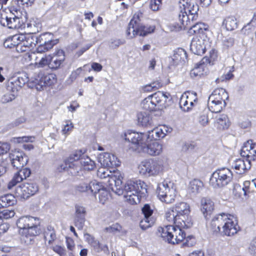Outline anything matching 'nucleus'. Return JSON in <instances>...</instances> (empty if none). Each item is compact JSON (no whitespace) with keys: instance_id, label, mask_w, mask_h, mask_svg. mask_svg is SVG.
<instances>
[{"instance_id":"obj_16","label":"nucleus","mask_w":256,"mask_h":256,"mask_svg":"<svg viewBox=\"0 0 256 256\" xmlns=\"http://www.w3.org/2000/svg\"><path fill=\"white\" fill-rule=\"evenodd\" d=\"M56 82L55 76L53 74H44L42 72L39 73L32 80L36 88L39 91L44 89L46 86H50Z\"/></svg>"},{"instance_id":"obj_55","label":"nucleus","mask_w":256,"mask_h":256,"mask_svg":"<svg viewBox=\"0 0 256 256\" xmlns=\"http://www.w3.org/2000/svg\"><path fill=\"white\" fill-rule=\"evenodd\" d=\"M50 55L42 57L39 62H36V66L38 68H44V66H48L49 67Z\"/></svg>"},{"instance_id":"obj_21","label":"nucleus","mask_w":256,"mask_h":256,"mask_svg":"<svg viewBox=\"0 0 256 256\" xmlns=\"http://www.w3.org/2000/svg\"><path fill=\"white\" fill-rule=\"evenodd\" d=\"M240 154L251 160H256V142L248 140L244 142L241 150Z\"/></svg>"},{"instance_id":"obj_18","label":"nucleus","mask_w":256,"mask_h":256,"mask_svg":"<svg viewBox=\"0 0 256 256\" xmlns=\"http://www.w3.org/2000/svg\"><path fill=\"white\" fill-rule=\"evenodd\" d=\"M197 102V95L194 92H186L184 93L180 100V106L182 110L188 112Z\"/></svg>"},{"instance_id":"obj_27","label":"nucleus","mask_w":256,"mask_h":256,"mask_svg":"<svg viewBox=\"0 0 256 256\" xmlns=\"http://www.w3.org/2000/svg\"><path fill=\"white\" fill-rule=\"evenodd\" d=\"M30 174V169L24 168L20 170L14 176L12 179L8 184V188H12L16 186L18 183L21 182L22 180L26 179Z\"/></svg>"},{"instance_id":"obj_13","label":"nucleus","mask_w":256,"mask_h":256,"mask_svg":"<svg viewBox=\"0 0 256 256\" xmlns=\"http://www.w3.org/2000/svg\"><path fill=\"white\" fill-rule=\"evenodd\" d=\"M232 171L226 168L218 169L211 176L210 185L214 188H222L228 184L232 180Z\"/></svg>"},{"instance_id":"obj_64","label":"nucleus","mask_w":256,"mask_h":256,"mask_svg":"<svg viewBox=\"0 0 256 256\" xmlns=\"http://www.w3.org/2000/svg\"><path fill=\"white\" fill-rule=\"evenodd\" d=\"M249 250L250 252L254 256H256V237L251 242Z\"/></svg>"},{"instance_id":"obj_59","label":"nucleus","mask_w":256,"mask_h":256,"mask_svg":"<svg viewBox=\"0 0 256 256\" xmlns=\"http://www.w3.org/2000/svg\"><path fill=\"white\" fill-rule=\"evenodd\" d=\"M52 250L57 253L60 256H66V250L64 248L56 245L52 247Z\"/></svg>"},{"instance_id":"obj_63","label":"nucleus","mask_w":256,"mask_h":256,"mask_svg":"<svg viewBox=\"0 0 256 256\" xmlns=\"http://www.w3.org/2000/svg\"><path fill=\"white\" fill-rule=\"evenodd\" d=\"M250 181H245L243 183V186L242 188L243 195L246 196L250 192Z\"/></svg>"},{"instance_id":"obj_58","label":"nucleus","mask_w":256,"mask_h":256,"mask_svg":"<svg viewBox=\"0 0 256 256\" xmlns=\"http://www.w3.org/2000/svg\"><path fill=\"white\" fill-rule=\"evenodd\" d=\"M124 44V40H121L119 39H112L110 42V47L112 48H116Z\"/></svg>"},{"instance_id":"obj_56","label":"nucleus","mask_w":256,"mask_h":256,"mask_svg":"<svg viewBox=\"0 0 256 256\" xmlns=\"http://www.w3.org/2000/svg\"><path fill=\"white\" fill-rule=\"evenodd\" d=\"M74 128V124L70 121L66 122V124H64V128L62 129V134L65 136H68L70 134V132L72 131Z\"/></svg>"},{"instance_id":"obj_19","label":"nucleus","mask_w":256,"mask_h":256,"mask_svg":"<svg viewBox=\"0 0 256 256\" xmlns=\"http://www.w3.org/2000/svg\"><path fill=\"white\" fill-rule=\"evenodd\" d=\"M12 166L16 169L23 168L28 162V156L22 152L12 151L10 154Z\"/></svg>"},{"instance_id":"obj_53","label":"nucleus","mask_w":256,"mask_h":256,"mask_svg":"<svg viewBox=\"0 0 256 256\" xmlns=\"http://www.w3.org/2000/svg\"><path fill=\"white\" fill-rule=\"evenodd\" d=\"M122 229V226L116 223L106 228L104 230L109 233L116 234V232H120Z\"/></svg>"},{"instance_id":"obj_35","label":"nucleus","mask_w":256,"mask_h":256,"mask_svg":"<svg viewBox=\"0 0 256 256\" xmlns=\"http://www.w3.org/2000/svg\"><path fill=\"white\" fill-rule=\"evenodd\" d=\"M80 164V170L82 169L86 170H92L96 167L95 162L90 157L85 155H84L83 157L81 158Z\"/></svg>"},{"instance_id":"obj_42","label":"nucleus","mask_w":256,"mask_h":256,"mask_svg":"<svg viewBox=\"0 0 256 256\" xmlns=\"http://www.w3.org/2000/svg\"><path fill=\"white\" fill-rule=\"evenodd\" d=\"M187 54L184 49L182 48H178L174 52L173 56V60L176 62L179 63L184 62L186 59Z\"/></svg>"},{"instance_id":"obj_36","label":"nucleus","mask_w":256,"mask_h":256,"mask_svg":"<svg viewBox=\"0 0 256 256\" xmlns=\"http://www.w3.org/2000/svg\"><path fill=\"white\" fill-rule=\"evenodd\" d=\"M23 28L26 29L29 34H34L41 30L42 24L38 22L32 20L27 23Z\"/></svg>"},{"instance_id":"obj_29","label":"nucleus","mask_w":256,"mask_h":256,"mask_svg":"<svg viewBox=\"0 0 256 256\" xmlns=\"http://www.w3.org/2000/svg\"><path fill=\"white\" fill-rule=\"evenodd\" d=\"M139 124L143 126H148L152 123V117L150 112H140L137 114Z\"/></svg>"},{"instance_id":"obj_50","label":"nucleus","mask_w":256,"mask_h":256,"mask_svg":"<svg viewBox=\"0 0 256 256\" xmlns=\"http://www.w3.org/2000/svg\"><path fill=\"white\" fill-rule=\"evenodd\" d=\"M17 96V92L10 91L4 94L1 98V102L4 103L9 102L14 100Z\"/></svg>"},{"instance_id":"obj_33","label":"nucleus","mask_w":256,"mask_h":256,"mask_svg":"<svg viewBox=\"0 0 256 256\" xmlns=\"http://www.w3.org/2000/svg\"><path fill=\"white\" fill-rule=\"evenodd\" d=\"M230 122L228 116L225 114H220L216 117L214 125L219 130L228 128Z\"/></svg>"},{"instance_id":"obj_24","label":"nucleus","mask_w":256,"mask_h":256,"mask_svg":"<svg viewBox=\"0 0 256 256\" xmlns=\"http://www.w3.org/2000/svg\"><path fill=\"white\" fill-rule=\"evenodd\" d=\"M64 60V50H58L52 54L50 55L49 68L51 69H57L60 66Z\"/></svg>"},{"instance_id":"obj_15","label":"nucleus","mask_w":256,"mask_h":256,"mask_svg":"<svg viewBox=\"0 0 256 256\" xmlns=\"http://www.w3.org/2000/svg\"><path fill=\"white\" fill-rule=\"evenodd\" d=\"M210 46V42L209 38L206 36L202 34L193 38L190 46V49L194 54L202 55Z\"/></svg>"},{"instance_id":"obj_49","label":"nucleus","mask_w":256,"mask_h":256,"mask_svg":"<svg viewBox=\"0 0 256 256\" xmlns=\"http://www.w3.org/2000/svg\"><path fill=\"white\" fill-rule=\"evenodd\" d=\"M110 197V193L105 188H104L99 192V201L100 202L103 204L108 200Z\"/></svg>"},{"instance_id":"obj_41","label":"nucleus","mask_w":256,"mask_h":256,"mask_svg":"<svg viewBox=\"0 0 256 256\" xmlns=\"http://www.w3.org/2000/svg\"><path fill=\"white\" fill-rule=\"evenodd\" d=\"M44 238L46 241H48V244H52L56 240V236L55 230L51 226L47 227L44 232Z\"/></svg>"},{"instance_id":"obj_28","label":"nucleus","mask_w":256,"mask_h":256,"mask_svg":"<svg viewBox=\"0 0 256 256\" xmlns=\"http://www.w3.org/2000/svg\"><path fill=\"white\" fill-rule=\"evenodd\" d=\"M150 96L157 110L162 108L165 104L166 100L168 98L166 93L160 91H158Z\"/></svg>"},{"instance_id":"obj_7","label":"nucleus","mask_w":256,"mask_h":256,"mask_svg":"<svg viewBox=\"0 0 256 256\" xmlns=\"http://www.w3.org/2000/svg\"><path fill=\"white\" fill-rule=\"evenodd\" d=\"M172 131V128L166 125L160 126L154 128L152 130H150L146 134L138 133L136 132H130V134L128 136V138L133 139L134 142H140L144 140H158L164 138L166 136Z\"/></svg>"},{"instance_id":"obj_45","label":"nucleus","mask_w":256,"mask_h":256,"mask_svg":"<svg viewBox=\"0 0 256 256\" xmlns=\"http://www.w3.org/2000/svg\"><path fill=\"white\" fill-rule=\"evenodd\" d=\"M209 55V57L205 56L202 60V62L203 63H205L206 64H213L214 62L218 57L217 51L214 49H212L210 50Z\"/></svg>"},{"instance_id":"obj_20","label":"nucleus","mask_w":256,"mask_h":256,"mask_svg":"<svg viewBox=\"0 0 256 256\" xmlns=\"http://www.w3.org/2000/svg\"><path fill=\"white\" fill-rule=\"evenodd\" d=\"M28 82V78L26 74L12 77L8 81V89L10 91L17 92Z\"/></svg>"},{"instance_id":"obj_4","label":"nucleus","mask_w":256,"mask_h":256,"mask_svg":"<svg viewBox=\"0 0 256 256\" xmlns=\"http://www.w3.org/2000/svg\"><path fill=\"white\" fill-rule=\"evenodd\" d=\"M38 224V218L30 216H22L17 220L16 225L22 234L21 240L25 244H30L34 237L40 234Z\"/></svg>"},{"instance_id":"obj_17","label":"nucleus","mask_w":256,"mask_h":256,"mask_svg":"<svg viewBox=\"0 0 256 256\" xmlns=\"http://www.w3.org/2000/svg\"><path fill=\"white\" fill-rule=\"evenodd\" d=\"M38 190V186L34 182L23 184L16 188V194L24 199H26L34 195Z\"/></svg>"},{"instance_id":"obj_60","label":"nucleus","mask_w":256,"mask_h":256,"mask_svg":"<svg viewBox=\"0 0 256 256\" xmlns=\"http://www.w3.org/2000/svg\"><path fill=\"white\" fill-rule=\"evenodd\" d=\"M162 4V0H150V8L154 10H158Z\"/></svg>"},{"instance_id":"obj_37","label":"nucleus","mask_w":256,"mask_h":256,"mask_svg":"<svg viewBox=\"0 0 256 256\" xmlns=\"http://www.w3.org/2000/svg\"><path fill=\"white\" fill-rule=\"evenodd\" d=\"M205 63H203L202 60L199 64H197L192 70H191L190 74L192 78L200 77L206 72H205L207 70Z\"/></svg>"},{"instance_id":"obj_10","label":"nucleus","mask_w":256,"mask_h":256,"mask_svg":"<svg viewBox=\"0 0 256 256\" xmlns=\"http://www.w3.org/2000/svg\"><path fill=\"white\" fill-rule=\"evenodd\" d=\"M228 98V94L224 89L222 88L215 89L208 98L209 110L212 112H220L226 106V100Z\"/></svg>"},{"instance_id":"obj_51","label":"nucleus","mask_w":256,"mask_h":256,"mask_svg":"<svg viewBox=\"0 0 256 256\" xmlns=\"http://www.w3.org/2000/svg\"><path fill=\"white\" fill-rule=\"evenodd\" d=\"M34 138L33 136H22V137H14L11 140V142L14 144H20L24 142H33Z\"/></svg>"},{"instance_id":"obj_61","label":"nucleus","mask_w":256,"mask_h":256,"mask_svg":"<svg viewBox=\"0 0 256 256\" xmlns=\"http://www.w3.org/2000/svg\"><path fill=\"white\" fill-rule=\"evenodd\" d=\"M10 150V146L7 142H0V155L6 154Z\"/></svg>"},{"instance_id":"obj_32","label":"nucleus","mask_w":256,"mask_h":256,"mask_svg":"<svg viewBox=\"0 0 256 256\" xmlns=\"http://www.w3.org/2000/svg\"><path fill=\"white\" fill-rule=\"evenodd\" d=\"M204 184L202 181L198 179H194L189 184L188 191L191 194L196 196L202 190Z\"/></svg>"},{"instance_id":"obj_26","label":"nucleus","mask_w":256,"mask_h":256,"mask_svg":"<svg viewBox=\"0 0 256 256\" xmlns=\"http://www.w3.org/2000/svg\"><path fill=\"white\" fill-rule=\"evenodd\" d=\"M232 167L237 174H242L250 168V160L248 159L246 160L242 158L236 159L232 162Z\"/></svg>"},{"instance_id":"obj_54","label":"nucleus","mask_w":256,"mask_h":256,"mask_svg":"<svg viewBox=\"0 0 256 256\" xmlns=\"http://www.w3.org/2000/svg\"><path fill=\"white\" fill-rule=\"evenodd\" d=\"M89 183L88 180L82 182L76 186V190L80 192H88Z\"/></svg>"},{"instance_id":"obj_9","label":"nucleus","mask_w":256,"mask_h":256,"mask_svg":"<svg viewBox=\"0 0 256 256\" xmlns=\"http://www.w3.org/2000/svg\"><path fill=\"white\" fill-rule=\"evenodd\" d=\"M84 155L82 150H78L72 153L58 168L60 172L68 171L72 176L78 175L80 171V162Z\"/></svg>"},{"instance_id":"obj_6","label":"nucleus","mask_w":256,"mask_h":256,"mask_svg":"<svg viewBox=\"0 0 256 256\" xmlns=\"http://www.w3.org/2000/svg\"><path fill=\"white\" fill-rule=\"evenodd\" d=\"M130 132L128 131L124 132L122 137L126 140L136 145L138 150L139 152H142L150 156H156L160 154L162 152L163 146L158 142L152 141L148 142L149 140H144L140 142H134L133 139L128 138V136L130 134Z\"/></svg>"},{"instance_id":"obj_43","label":"nucleus","mask_w":256,"mask_h":256,"mask_svg":"<svg viewBox=\"0 0 256 256\" xmlns=\"http://www.w3.org/2000/svg\"><path fill=\"white\" fill-rule=\"evenodd\" d=\"M104 188L100 183L96 180H94L89 183L88 191L94 194L98 192H100Z\"/></svg>"},{"instance_id":"obj_11","label":"nucleus","mask_w":256,"mask_h":256,"mask_svg":"<svg viewBox=\"0 0 256 256\" xmlns=\"http://www.w3.org/2000/svg\"><path fill=\"white\" fill-rule=\"evenodd\" d=\"M142 14L140 12L135 13L128 24L126 34L130 38L137 35L145 36L154 30V28L152 26L146 27L140 23V18Z\"/></svg>"},{"instance_id":"obj_23","label":"nucleus","mask_w":256,"mask_h":256,"mask_svg":"<svg viewBox=\"0 0 256 256\" xmlns=\"http://www.w3.org/2000/svg\"><path fill=\"white\" fill-rule=\"evenodd\" d=\"M98 160L100 164L104 167H114L119 166V162L117 158L113 154L104 152L100 154Z\"/></svg>"},{"instance_id":"obj_57","label":"nucleus","mask_w":256,"mask_h":256,"mask_svg":"<svg viewBox=\"0 0 256 256\" xmlns=\"http://www.w3.org/2000/svg\"><path fill=\"white\" fill-rule=\"evenodd\" d=\"M142 212L144 217L151 218L150 216L153 213V210L151 209L149 204H146L142 208Z\"/></svg>"},{"instance_id":"obj_8","label":"nucleus","mask_w":256,"mask_h":256,"mask_svg":"<svg viewBox=\"0 0 256 256\" xmlns=\"http://www.w3.org/2000/svg\"><path fill=\"white\" fill-rule=\"evenodd\" d=\"M163 169L162 162L160 160L150 158L142 161L138 166V174L145 177L158 176Z\"/></svg>"},{"instance_id":"obj_31","label":"nucleus","mask_w":256,"mask_h":256,"mask_svg":"<svg viewBox=\"0 0 256 256\" xmlns=\"http://www.w3.org/2000/svg\"><path fill=\"white\" fill-rule=\"evenodd\" d=\"M24 38L22 34L14 35L6 38L4 42V47L8 48L16 46L17 50V48L20 44V41L22 40Z\"/></svg>"},{"instance_id":"obj_38","label":"nucleus","mask_w":256,"mask_h":256,"mask_svg":"<svg viewBox=\"0 0 256 256\" xmlns=\"http://www.w3.org/2000/svg\"><path fill=\"white\" fill-rule=\"evenodd\" d=\"M16 199L14 195L8 194L0 197V208L14 205L16 203Z\"/></svg>"},{"instance_id":"obj_44","label":"nucleus","mask_w":256,"mask_h":256,"mask_svg":"<svg viewBox=\"0 0 256 256\" xmlns=\"http://www.w3.org/2000/svg\"><path fill=\"white\" fill-rule=\"evenodd\" d=\"M162 86L161 82L156 81L146 84L142 88L144 92H150L159 89Z\"/></svg>"},{"instance_id":"obj_14","label":"nucleus","mask_w":256,"mask_h":256,"mask_svg":"<svg viewBox=\"0 0 256 256\" xmlns=\"http://www.w3.org/2000/svg\"><path fill=\"white\" fill-rule=\"evenodd\" d=\"M48 34H43L40 36L38 38L36 36L33 34H24V37L22 40L20 41V44L17 48V52H28L30 50V48L34 46L38 41L41 42V40H43L46 39ZM50 36V34H48Z\"/></svg>"},{"instance_id":"obj_48","label":"nucleus","mask_w":256,"mask_h":256,"mask_svg":"<svg viewBox=\"0 0 256 256\" xmlns=\"http://www.w3.org/2000/svg\"><path fill=\"white\" fill-rule=\"evenodd\" d=\"M154 223V220L153 218L144 217L140 222V226L142 229L144 230L152 226Z\"/></svg>"},{"instance_id":"obj_30","label":"nucleus","mask_w":256,"mask_h":256,"mask_svg":"<svg viewBox=\"0 0 256 256\" xmlns=\"http://www.w3.org/2000/svg\"><path fill=\"white\" fill-rule=\"evenodd\" d=\"M5 20L6 26L9 28L18 29L23 28L24 22L18 16H14L12 18L6 16ZM4 25L5 26L6 24L4 23Z\"/></svg>"},{"instance_id":"obj_25","label":"nucleus","mask_w":256,"mask_h":256,"mask_svg":"<svg viewBox=\"0 0 256 256\" xmlns=\"http://www.w3.org/2000/svg\"><path fill=\"white\" fill-rule=\"evenodd\" d=\"M84 238L86 241L91 246L95 252H100L103 251L105 253L108 252V248L107 245L100 244L92 236L89 234H85Z\"/></svg>"},{"instance_id":"obj_40","label":"nucleus","mask_w":256,"mask_h":256,"mask_svg":"<svg viewBox=\"0 0 256 256\" xmlns=\"http://www.w3.org/2000/svg\"><path fill=\"white\" fill-rule=\"evenodd\" d=\"M141 106L144 110H148L150 112L157 110L150 95L142 102Z\"/></svg>"},{"instance_id":"obj_62","label":"nucleus","mask_w":256,"mask_h":256,"mask_svg":"<svg viewBox=\"0 0 256 256\" xmlns=\"http://www.w3.org/2000/svg\"><path fill=\"white\" fill-rule=\"evenodd\" d=\"M50 34V36L48 35L46 36V39L42 41H44V43L46 46V50H48L50 49H51L54 44H56V40H52L48 38V40L46 41V40L48 39V37H50V34Z\"/></svg>"},{"instance_id":"obj_22","label":"nucleus","mask_w":256,"mask_h":256,"mask_svg":"<svg viewBox=\"0 0 256 256\" xmlns=\"http://www.w3.org/2000/svg\"><path fill=\"white\" fill-rule=\"evenodd\" d=\"M86 210L84 207L79 204L75 206L74 225L79 230H82L86 220Z\"/></svg>"},{"instance_id":"obj_1","label":"nucleus","mask_w":256,"mask_h":256,"mask_svg":"<svg viewBox=\"0 0 256 256\" xmlns=\"http://www.w3.org/2000/svg\"><path fill=\"white\" fill-rule=\"evenodd\" d=\"M97 176L104 179L110 188L118 196L124 194L126 200L130 204L140 202V198L146 196L147 188L146 183L140 180H129L124 186L122 177L119 171L112 172L105 168H100L97 171Z\"/></svg>"},{"instance_id":"obj_12","label":"nucleus","mask_w":256,"mask_h":256,"mask_svg":"<svg viewBox=\"0 0 256 256\" xmlns=\"http://www.w3.org/2000/svg\"><path fill=\"white\" fill-rule=\"evenodd\" d=\"M156 192L162 202L171 204L174 201L176 196V186L174 182L164 180L158 184Z\"/></svg>"},{"instance_id":"obj_2","label":"nucleus","mask_w":256,"mask_h":256,"mask_svg":"<svg viewBox=\"0 0 256 256\" xmlns=\"http://www.w3.org/2000/svg\"><path fill=\"white\" fill-rule=\"evenodd\" d=\"M176 214V228L174 226L168 225L159 228L160 236L170 244H176L182 242L186 238L184 228H188L192 226L190 216V206L184 202L176 203L173 206Z\"/></svg>"},{"instance_id":"obj_52","label":"nucleus","mask_w":256,"mask_h":256,"mask_svg":"<svg viewBox=\"0 0 256 256\" xmlns=\"http://www.w3.org/2000/svg\"><path fill=\"white\" fill-rule=\"evenodd\" d=\"M15 214V212L12 210H4L0 212V220H8L12 218Z\"/></svg>"},{"instance_id":"obj_47","label":"nucleus","mask_w":256,"mask_h":256,"mask_svg":"<svg viewBox=\"0 0 256 256\" xmlns=\"http://www.w3.org/2000/svg\"><path fill=\"white\" fill-rule=\"evenodd\" d=\"M174 211L173 207L167 210L165 214V218L168 222L175 224L176 226H174L178 228L176 226V214Z\"/></svg>"},{"instance_id":"obj_39","label":"nucleus","mask_w":256,"mask_h":256,"mask_svg":"<svg viewBox=\"0 0 256 256\" xmlns=\"http://www.w3.org/2000/svg\"><path fill=\"white\" fill-rule=\"evenodd\" d=\"M222 25L224 26L226 30L232 31L238 28V22L234 16H228L222 22Z\"/></svg>"},{"instance_id":"obj_46","label":"nucleus","mask_w":256,"mask_h":256,"mask_svg":"<svg viewBox=\"0 0 256 256\" xmlns=\"http://www.w3.org/2000/svg\"><path fill=\"white\" fill-rule=\"evenodd\" d=\"M198 122L199 124L203 127L208 124L209 123V118L208 111H203L200 114L198 118Z\"/></svg>"},{"instance_id":"obj_5","label":"nucleus","mask_w":256,"mask_h":256,"mask_svg":"<svg viewBox=\"0 0 256 256\" xmlns=\"http://www.w3.org/2000/svg\"><path fill=\"white\" fill-rule=\"evenodd\" d=\"M180 14L178 15L179 20L182 26L184 28L190 27L194 28L201 29V24H196L192 27L190 26V20H196L198 18V6L194 4L191 0H179Z\"/></svg>"},{"instance_id":"obj_3","label":"nucleus","mask_w":256,"mask_h":256,"mask_svg":"<svg viewBox=\"0 0 256 256\" xmlns=\"http://www.w3.org/2000/svg\"><path fill=\"white\" fill-rule=\"evenodd\" d=\"M211 225L214 231H218L222 236H232L240 230L236 218L232 214L222 213L214 216Z\"/></svg>"},{"instance_id":"obj_34","label":"nucleus","mask_w":256,"mask_h":256,"mask_svg":"<svg viewBox=\"0 0 256 256\" xmlns=\"http://www.w3.org/2000/svg\"><path fill=\"white\" fill-rule=\"evenodd\" d=\"M214 202L210 199L203 198L201 200V210L205 218L210 214L214 210Z\"/></svg>"}]
</instances>
